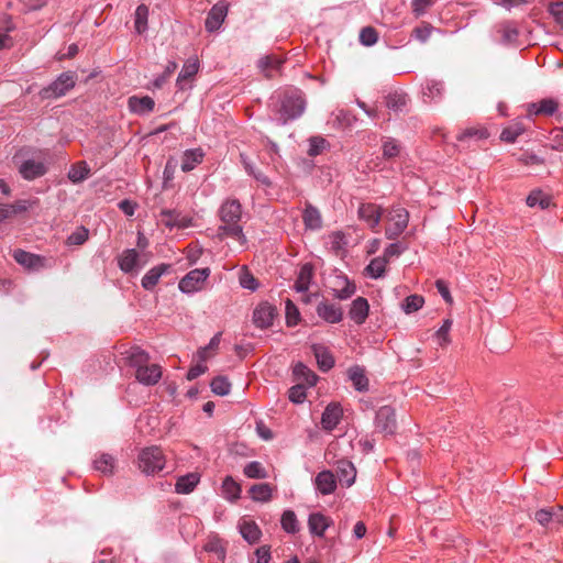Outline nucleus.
<instances>
[{
    "instance_id": "26",
    "label": "nucleus",
    "mask_w": 563,
    "mask_h": 563,
    "mask_svg": "<svg viewBox=\"0 0 563 563\" xmlns=\"http://www.w3.org/2000/svg\"><path fill=\"white\" fill-rule=\"evenodd\" d=\"M313 277V266L310 263L303 264L298 273L294 288L297 292H306Z\"/></svg>"
},
{
    "instance_id": "47",
    "label": "nucleus",
    "mask_w": 563,
    "mask_h": 563,
    "mask_svg": "<svg viewBox=\"0 0 563 563\" xmlns=\"http://www.w3.org/2000/svg\"><path fill=\"white\" fill-rule=\"evenodd\" d=\"M387 262L384 256L375 257L369 262L365 271L372 278L377 279L384 275Z\"/></svg>"
},
{
    "instance_id": "31",
    "label": "nucleus",
    "mask_w": 563,
    "mask_h": 563,
    "mask_svg": "<svg viewBox=\"0 0 563 563\" xmlns=\"http://www.w3.org/2000/svg\"><path fill=\"white\" fill-rule=\"evenodd\" d=\"M139 263V253L134 249H128L122 252L118 258L119 267L124 273L134 271Z\"/></svg>"
},
{
    "instance_id": "13",
    "label": "nucleus",
    "mask_w": 563,
    "mask_h": 563,
    "mask_svg": "<svg viewBox=\"0 0 563 563\" xmlns=\"http://www.w3.org/2000/svg\"><path fill=\"white\" fill-rule=\"evenodd\" d=\"M228 14V5L223 2L214 4L207 14L205 26L210 33L218 31Z\"/></svg>"
},
{
    "instance_id": "15",
    "label": "nucleus",
    "mask_w": 563,
    "mask_h": 563,
    "mask_svg": "<svg viewBox=\"0 0 563 563\" xmlns=\"http://www.w3.org/2000/svg\"><path fill=\"white\" fill-rule=\"evenodd\" d=\"M136 380L145 386H154L162 378V368L157 364H146L135 372Z\"/></svg>"
},
{
    "instance_id": "34",
    "label": "nucleus",
    "mask_w": 563,
    "mask_h": 563,
    "mask_svg": "<svg viewBox=\"0 0 563 563\" xmlns=\"http://www.w3.org/2000/svg\"><path fill=\"white\" fill-rule=\"evenodd\" d=\"M283 63V59L275 55L264 56L258 60V68L264 73L266 78H272L274 71H278Z\"/></svg>"
},
{
    "instance_id": "40",
    "label": "nucleus",
    "mask_w": 563,
    "mask_h": 563,
    "mask_svg": "<svg viewBox=\"0 0 563 563\" xmlns=\"http://www.w3.org/2000/svg\"><path fill=\"white\" fill-rule=\"evenodd\" d=\"M90 174V168L88 167L86 162H78L73 165L68 172V179L78 184L84 181Z\"/></svg>"
},
{
    "instance_id": "33",
    "label": "nucleus",
    "mask_w": 563,
    "mask_h": 563,
    "mask_svg": "<svg viewBox=\"0 0 563 563\" xmlns=\"http://www.w3.org/2000/svg\"><path fill=\"white\" fill-rule=\"evenodd\" d=\"M312 351L321 371L328 372L334 366V358L325 347L321 345H313Z\"/></svg>"
},
{
    "instance_id": "14",
    "label": "nucleus",
    "mask_w": 563,
    "mask_h": 563,
    "mask_svg": "<svg viewBox=\"0 0 563 563\" xmlns=\"http://www.w3.org/2000/svg\"><path fill=\"white\" fill-rule=\"evenodd\" d=\"M316 312L318 317L328 323H339L343 319V310L340 306L322 300L317 305Z\"/></svg>"
},
{
    "instance_id": "25",
    "label": "nucleus",
    "mask_w": 563,
    "mask_h": 563,
    "mask_svg": "<svg viewBox=\"0 0 563 563\" xmlns=\"http://www.w3.org/2000/svg\"><path fill=\"white\" fill-rule=\"evenodd\" d=\"M335 287L332 288L333 297L339 300H346L351 298L355 291L356 286L353 282L349 280L346 277H336Z\"/></svg>"
},
{
    "instance_id": "58",
    "label": "nucleus",
    "mask_w": 563,
    "mask_h": 563,
    "mask_svg": "<svg viewBox=\"0 0 563 563\" xmlns=\"http://www.w3.org/2000/svg\"><path fill=\"white\" fill-rule=\"evenodd\" d=\"M207 552L214 553L219 560H224L225 549L219 539H210L203 548Z\"/></svg>"
},
{
    "instance_id": "55",
    "label": "nucleus",
    "mask_w": 563,
    "mask_h": 563,
    "mask_svg": "<svg viewBox=\"0 0 563 563\" xmlns=\"http://www.w3.org/2000/svg\"><path fill=\"white\" fill-rule=\"evenodd\" d=\"M89 236V231L85 227L77 228L66 240L67 245H81Z\"/></svg>"
},
{
    "instance_id": "46",
    "label": "nucleus",
    "mask_w": 563,
    "mask_h": 563,
    "mask_svg": "<svg viewBox=\"0 0 563 563\" xmlns=\"http://www.w3.org/2000/svg\"><path fill=\"white\" fill-rule=\"evenodd\" d=\"M243 473L249 478L264 479L268 477V473L261 462L252 461L244 466Z\"/></svg>"
},
{
    "instance_id": "22",
    "label": "nucleus",
    "mask_w": 563,
    "mask_h": 563,
    "mask_svg": "<svg viewBox=\"0 0 563 563\" xmlns=\"http://www.w3.org/2000/svg\"><path fill=\"white\" fill-rule=\"evenodd\" d=\"M239 530L243 539L250 544L257 543L262 537L260 527L253 520H241L239 523Z\"/></svg>"
},
{
    "instance_id": "43",
    "label": "nucleus",
    "mask_w": 563,
    "mask_h": 563,
    "mask_svg": "<svg viewBox=\"0 0 563 563\" xmlns=\"http://www.w3.org/2000/svg\"><path fill=\"white\" fill-rule=\"evenodd\" d=\"M523 132V124L521 122H515L501 131L500 140L507 143H515Z\"/></svg>"
},
{
    "instance_id": "60",
    "label": "nucleus",
    "mask_w": 563,
    "mask_h": 563,
    "mask_svg": "<svg viewBox=\"0 0 563 563\" xmlns=\"http://www.w3.org/2000/svg\"><path fill=\"white\" fill-rule=\"evenodd\" d=\"M220 341H221V332H218L217 334H214L209 344L202 349L199 350V357L205 361L208 358L209 356V351H214L219 347V344H220Z\"/></svg>"
},
{
    "instance_id": "57",
    "label": "nucleus",
    "mask_w": 563,
    "mask_h": 563,
    "mask_svg": "<svg viewBox=\"0 0 563 563\" xmlns=\"http://www.w3.org/2000/svg\"><path fill=\"white\" fill-rule=\"evenodd\" d=\"M400 147L398 143L393 139H387L383 143V156L387 159L398 156Z\"/></svg>"
},
{
    "instance_id": "29",
    "label": "nucleus",
    "mask_w": 563,
    "mask_h": 563,
    "mask_svg": "<svg viewBox=\"0 0 563 563\" xmlns=\"http://www.w3.org/2000/svg\"><path fill=\"white\" fill-rule=\"evenodd\" d=\"M200 482V475L198 473H188L178 477L175 484V490L178 494H189Z\"/></svg>"
},
{
    "instance_id": "35",
    "label": "nucleus",
    "mask_w": 563,
    "mask_h": 563,
    "mask_svg": "<svg viewBox=\"0 0 563 563\" xmlns=\"http://www.w3.org/2000/svg\"><path fill=\"white\" fill-rule=\"evenodd\" d=\"M349 378L357 391H366L368 389V378L365 375L364 368L360 366L351 367L349 369Z\"/></svg>"
},
{
    "instance_id": "19",
    "label": "nucleus",
    "mask_w": 563,
    "mask_h": 563,
    "mask_svg": "<svg viewBox=\"0 0 563 563\" xmlns=\"http://www.w3.org/2000/svg\"><path fill=\"white\" fill-rule=\"evenodd\" d=\"M172 269V265L169 264H159L151 268L142 278L141 284L142 287L146 290H152L157 285L159 278L169 273Z\"/></svg>"
},
{
    "instance_id": "7",
    "label": "nucleus",
    "mask_w": 563,
    "mask_h": 563,
    "mask_svg": "<svg viewBox=\"0 0 563 563\" xmlns=\"http://www.w3.org/2000/svg\"><path fill=\"white\" fill-rule=\"evenodd\" d=\"M375 429L385 435H393L397 430L396 411L390 406H382L375 416Z\"/></svg>"
},
{
    "instance_id": "16",
    "label": "nucleus",
    "mask_w": 563,
    "mask_h": 563,
    "mask_svg": "<svg viewBox=\"0 0 563 563\" xmlns=\"http://www.w3.org/2000/svg\"><path fill=\"white\" fill-rule=\"evenodd\" d=\"M343 415L341 406L336 402L329 404L321 417V424L325 431H332L339 424Z\"/></svg>"
},
{
    "instance_id": "8",
    "label": "nucleus",
    "mask_w": 563,
    "mask_h": 563,
    "mask_svg": "<svg viewBox=\"0 0 563 563\" xmlns=\"http://www.w3.org/2000/svg\"><path fill=\"white\" fill-rule=\"evenodd\" d=\"M560 102L555 98H543L539 101L527 104V115L532 117H552L558 112Z\"/></svg>"
},
{
    "instance_id": "42",
    "label": "nucleus",
    "mask_w": 563,
    "mask_h": 563,
    "mask_svg": "<svg viewBox=\"0 0 563 563\" xmlns=\"http://www.w3.org/2000/svg\"><path fill=\"white\" fill-rule=\"evenodd\" d=\"M240 157L249 175L253 176L256 181H258L261 185L265 187H269L272 185L269 178L263 172L256 170L245 154H241Z\"/></svg>"
},
{
    "instance_id": "20",
    "label": "nucleus",
    "mask_w": 563,
    "mask_h": 563,
    "mask_svg": "<svg viewBox=\"0 0 563 563\" xmlns=\"http://www.w3.org/2000/svg\"><path fill=\"white\" fill-rule=\"evenodd\" d=\"M331 522V519L323 514L313 512L309 515L308 528L311 534L323 537Z\"/></svg>"
},
{
    "instance_id": "44",
    "label": "nucleus",
    "mask_w": 563,
    "mask_h": 563,
    "mask_svg": "<svg viewBox=\"0 0 563 563\" xmlns=\"http://www.w3.org/2000/svg\"><path fill=\"white\" fill-rule=\"evenodd\" d=\"M147 19H148V7L143 3L139 4L135 10V21H134L135 31L139 34H143L147 30Z\"/></svg>"
},
{
    "instance_id": "63",
    "label": "nucleus",
    "mask_w": 563,
    "mask_h": 563,
    "mask_svg": "<svg viewBox=\"0 0 563 563\" xmlns=\"http://www.w3.org/2000/svg\"><path fill=\"white\" fill-rule=\"evenodd\" d=\"M534 519L543 527L553 520V509H539L534 514Z\"/></svg>"
},
{
    "instance_id": "41",
    "label": "nucleus",
    "mask_w": 563,
    "mask_h": 563,
    "mask_svg": "<svg viewBox=\"0 0 563 563\" xmlns=\"http://www.w3.org/2000/svg\"><path fill=\"white\" fill-rule=\"evenodd\" d=\"M527 205L531 208L539 207L544 210L551 205V197L542 190H532L527 197Z\"/></svg>"
},
{
    "instance_id": "54",
    "label": "nucleus",
    "mask_w": 563,
    "mask_h": 563,
    "mask_svg": "<svg viewBox=\"0 0 563 563\" xmlns=\"http://www.w3.org/2000/svg\"><path fill=\"white\" fill-rule=\"evenodd\" d=\"M489 136V133L484 128H468L464 130L459 136V141H465L468 139L485 140Z\"/></svg>"
},
{
    "instance_id": "62",
    "label": "nucleus",
    "mask_w": 563,
    "mask_h": 563,
    "mask_svg": "<svg viewBox=\"0 0 563 563\" xmlns=\"http://www.w3.org/2000/svg\"><path fill=\"white\" fill-rule=\"evenodd\" d=\"M432 31H433L432 25L423 24L421 26L413 29L412 33H413V36L418 41L424 43L430 37Z\"/></svg>"
},
{
    "instance_id": "61",
    "label": "nucleus",
    "mask_w": 563,
    "mask_h": 563,
    "mask_svg": "<svg viewBox=\"0 0 563 563\" xmlns=\"http://www.w3.org/2000/svg\"><path fill=\"white\" fill-rule=\"evenodd\" d=\"M550 146L555 151H563V126L551 132Z\"/></svg>"
},
{
    "instance_id": "17",
    "label": "nucleus",
    "mask_w": 563,
    "mask_h": 563,
    "mask_svg": "<svg viewBox=\"0 0 563 563\" xmlns=\"http://www.w3.org/2000/svg\"><path fill=\"white\" fill-rule=\"evenodd\" d=\"M47 168L43 162L26 159L20 167L19 173L26 180H33L46 174Z\"/></svg>"
},
{
    "instance_id": "64",
    "label": "nucleus",
    "mask_w": 563,
    "mask_h": 563,
    "mask_svg": "<svg viewBox=\"0 0 563 563\" xmlns=\"http://www.w3.org/2000/svg\"><path fill=\"white\" fill-rule=\"evenodd\" d=\"M550 13L553 15L554 20L563 26V1L555 2L550 5Z\"/></svg>"
},
{
    "instance_id": "1",
    "label": "nucleus",
    "mask_w": 563,
    "mask_h": 563,
    "mask_svg": "<svg viewBox=\"0 0 563 563\" xmlns=\"http://www.w3.org/2000/svg\"><path fill=\"white\" fill-rule=\"evenodd\" d=\"M272 99L275 100L273 112L279 125H285L290 121L297 120L306 110L307 102L305 93L295 87H287L280 90Z\"/></svg>"
},
{
    "instance_id": "48",
    "label": "nucleus",
    "mask_w": 563,
    "mask_h": 563,
    "mask_svg": "<svg viewBox=\"0 0 563 563\" xmlns=\"http://www.w3.org/2000/svg\"><path fill=\"white\" fill-rule=\"evenodd\" d=\"M222 490L225 498L234 500L240 497L241 486L231 476H227L222 483Z\"/></svg>"
},
{
    "instance_id": "59",
    "label": "nucleus",
    "mask_w": 563,
    "mask_h": 563,
    "mask_svg": "<svg viewBox=\"0 0 563 563\" xmlns=\"http://www.w3.org/2000/svg\"><path fill=\"white\" fill-rule=\"evenodd\" d=\"M289 400L294 404H301L305 401L307 395H306V387L302 384H297L292 386L289 389Z\"/></svg>"
},
{
    "instance_id": "45",
    "label": "nucleus",
    "mask_w": 563,
    "mask_h": 563,
    "mask_svg": "<svg viewBox=\"0 0 563 563\" xmlns=\"http://www.w3.org/2000/svg\"><path fill=\"white\" fill-rule=\"evenodd\" d=\"M95 468L104 475H111L114 468V457L110 454L102 453L93 461Z\"/></svg>"
},
{
    "instance_id": "38",
    "label": "nucleus",
    "mask_w": 563,
    "mask_h": 563,
    "mask_svg": "<svg viewBox=\"0 0 563 563\" xmlns=\"http://www.w3.org/2000/svg\"><path fill=\"white\" fill-rule=\"evenodd\" d=\"M385 103L389 110L401 112L408 103V96L404 92L396 91L386 96Z\"/></svg>"
},
{
    "instance_id": "36",
    "label": "nucleus",
    "mask_w": 563,
    "mask_h": 563,
    "mask_svg": "<svg viewBox=\"0 0 563 563\" xmlns=\"http://www.w3.org/2000/svg\"><path fill=\"white\" fill-rule=\"evenodd\" d=\"M249 493L253 500L266 503L272 498L273 488L268 483H260L252 485Z\"/></svg>"
},
{
    "instance_id": "39",
    "label": "nucleus",
    "mask_w": 563,
    "mask_h": 563,
    "mask_svg": "<svg viewBox=\"0 0 563 563\" xmlns=\"http://www.w3.org/2000/svg\"><path fill=\"white\" fill-rule=\"evenodd\" d=\"M280 526L287 533L295 534L299 531V522L295 511L288 509L285 510L280 518Z\"/></svg>"
},
{
    "instance_id": "53",
    "label": "nucleus",
    "mask_w": 563,
    "mask_h": 563,
    "mask_svg": "<svg viewBox=\"0 0 563 563\" xmlns=\"http://www.w3.org/2000/svg\"><path fill=\"white\" fill-rule=\"evenodd\" d=\"M327 146L328 142L325 139L321 136H311L309 139V148L307 153L309 156L316 157L320 155Z\"/></svg>"
},
{
    "instance_id": "5",
    "label": "nucleus",
    "mask_w": 563,
    "mask_h": 563,
    "mask_svg": "<svg viewBox=\"0 0 563 563\" xmlns=\"http://www.w3.org/2000/svg\"><path fill=\"white\" fill-rule=\"evenodd\" d=\"M386 238L388 240H396L408 227L409 212L402 207H393L386 214Z\"/></svg>"
},
{
    "instance_id": "11",
    "label": "nucleus",
    "mask_w": 563,
    "mask_h": 563,
    "mask_svg": "<svg viewBox=\"0 0 563 563\" xmlns=\"http://www.w3.org/2000/svg\"><path fill=\"white\" fill-rule=\"evenodd\" d=\"M357 214L371 230L376 231L382 219L383 210L379 206L372 202L361 203Z\"/></svg>"
},
{
    "instance_id": "23",
    "label": "nucleus",
    "mask_w": 563,
    "mask_h": 563,
    "mask_svg": "<svg viewBox=\"0 0 563 563\" xmlns=\"http://www.w3.org/2000/svg\"><path fill=\"white\" fill-rule=\"evenodd\" d=\"M150 358V354L140 346H132L126 352L125 357L128 365L134 368L135 372L148 364Z\"/></svg>"
},
{
    "instance_id": "28",
    "label": "nucleus",
    "mask_w": 563,
    "mask_h": 563,
    "mask_svg": "<svg viewBox=\"0 0 563 563\" xmlns=\"http://www.w3.org/2000/svg\"><path fill=\"white\" fill-rule=\"evenodd\" d=\"M205 153L201 148H191L184 152L181 157V170L188 173L199 165Z\"/></svg>"
},
{
    "instance_id": "32",
    "label": "nucleus",
    "mask_w": 563,
    "mask_h": 563,
    "mask_svg": "<svg viewBox=\"0 0 563 563\" xmlns=\"http://www.w3.org/2000/svg\"><path fill=\"white\" fill-rule=\"evenodd\" d=\"M302 220L306 229L319 230L322 227V219L319 210L312 205H307L302 212Z\"/></svg>"
},
{
    "instance_id": "3",
    "label": "nucleus",
    "mask_w": 563,
    "mask_h": 563,
    "mask_svg": "<svg viewBox=\"0 0 563 563\" xmlns=\"http://www.w3.org/2000/svg\"><path fill=\"white\" fill-rule=\"evenodd\" d=\"M76 81V73L64 71L53 82L42 88L38 96L42 100L60 98L75 87Z\"/></svg>"
},
{
    "instance_id": "18",
    "label": "nucleus",
    "mask_w": 563,
    "mask_h": 563,
    "mask_svg": "<svg viewBox=\"0 0 563 563\" xmlns=\"http://www.w3.org/2000/svg\"><path fill=\"white\" fill-rule=\"evenodd\" d=\"M369 312V303L366 298L357 297L351 303L349 316L356 324H363Z\"/></svg>"
},
{
    "instance_id": "37",
    "label": "nucleus",
    "mask_w": 563,
    "mask_h": 563,
    "mask_svg": "<svg viewBox=\"0 0 563 563\" xmlns=\"http://www.w3.org/2000/svg\"><path fill=\"white\" fill-rule=\"evenodd\" d=\"M292 374L296 380L305 382L308 386H313L317 382V375L300 362L294 366Z\"/></svg>"
},
{
    "instance_id": "49",
    "label": "nucleus",
    "mask_w": 563,
    "mask_h": 563,
    "mask_svg": "<svg viewBox=\"0 0 563 563\" xmlns=\"http://www.w3.org/2000/svg\"><path fill=\"white\" fill-rule=\"evenodd\" d=\"M198 69L199 63L197 59L187 60L178 75L177 82L180 85L184 80L192 78L198 73Z\"/></svg>"
},
{
    "instance_id": "50",
    "label": "nucleus",
    "mask_w": 563,
    "mask_h": 563,
    "mask_svg": "<svg viewBox=\"0 0 563 563\" xmlns=\"http://www.w3.org/2000/svg\"><path fill=\"white\" fill-rule=\"evenodd\" d=\"M211 390L219 396H227L231 390V383L224 376H217L210 383Z\"/></svg>"
},
{
    "instance_id": "12",
    "label": "nucleus",
    "mask_w": 563,
    "mask_h": 563,
    "mask_svg": "<svg viewBox=\"0 0 563 563\" xmlns=\"http://www.w3.org/2000/svg\"><path fill=\"white\" fill-rule=\"evenodd\" d=\"M313 485L316 490L322 495H331L335 492L338 484H336V477L330 470H324L319 472L314 479Z\"/></svg>"
},
{
    "instance_id": "10",
    "label": "nucleus",
    "mask_w": 563,
    "mask_h": 563,
    "mask_svg": "<svg viewBox=\"0 0 563 563\" xmlns=\"http://www.w3.org/2000/svg\"><path fill=\"white\" fill-rule=\"evenodd\" d=\"M276 314L277 310L273 305L262 302L253 312V322L257 328L267 329L273 325Z\"/></svg>"
},
{
    "instance_id": "30",
    "label": "nucleus",
    "mask_w": 563,
    "mask_h": 563,
    "mask_svg": "<svg viewBox=\"0 0 563 563\" xmlns=\"http://www.w3.org/2000/svg\"><path fill=\"white\" fill-rule=\"evenodd\" d=\"M497 33L500 35L499 41L506 45L516 43L519 36L517 26L510 21H505L498 24Z\"/></svg>"
},
{
    "instance_id": "4",
    "label": "nucleus",
    "mask_w": 563,
    "mask_h": 563,
    "mask_svg": "<svg viewBox=\"0 0 563 563\" xmlns=\"http://www.w3.org/2000/svg\"><path fill=\"white\" fill-rule=\"evenodd\" d=\"M165 456L158 446L143 449L137 456L139 468L146 475L155 474L165 466Z\"/></svg>"
},
{
    "instance_id": "9",
    "label": "nucleus",
    "mask_w": 563,
    "mask_h": 563,
    "mask_svg": "<svg viewBox=\"0 0 563 563\" xmlns=\"http://www.w3.org/2000/svg\"><path fill=\"white\" fill-rule=\"evenodd\" d=\"M13 258L18 264L30 271L37 272L46 266V258L44 256L21 249L13 251Z\"/></svg>"
},
{
    "instance_id": "6",
    "label": "nucleus",
    "mask_w": 563,
    "mask_h": 563,
    "mask_svg": "<svg viewBox=\"0 0 563 563\" xmlns=\"http://www.w3.org/2000/svg\"><path fill=\"white\" fill-rule=\"evenodd\" d=\"M210 268H196L187 273L178 284L181 292L192 294L202 289L205 282L210 276Z\"/></svg>"
},
{
    "instance_id": "24",
    "label": "nucleus",
    "mask_w": 563,
    "mask_h": 563,
    "mask_svg": "<svg viewBox=\"0 0 563 563\" xmlns=\"http://www.w3.org/2000/svg\"><path fill=\"white\" fill-rule=\"evenodd\" d=\"M129 109L131 112L136 114H147L154 110L155 102L153 98L148 96L136 97L132 96L128 101Z\"/></svg>"
},
{
    "instance_id": "27",
    "label": "nucleus",
    "mask_w": 563,
    "mask_h": 563,
    "mask_svg": "<svg viewBox=\"0 0 563 563\" xmlns=\"http://www.w3.org/2000/svg\"><path fill=\"white\" fill-rule=\"evenodd\" d=\"M444 85L442 81L429 79L423 86L424 102H433L442 99Z\"/></svg>"
},
{
    "instance_id": "51",
    "label": "nucleus",
    "mask_w": 563,
    "mask_h": 563,
    "mask_svg": "<svg viewBox=\"0 0 563 563\" xmlns=\"http://www.w3.org/2000/svg\"><path fill=\"white\" fill-rule=\"evenodd\" d=\"M285 310H286L287 327L297 325L300 321V312H299L297 306L290 299H287L285 301Z\"/></svg>"
},
{
    "instance_id": "52",
    "label": "nucleus",
    "mask_w": 563,
    "mask_h": 563,
    "mask_svg": "<svg viewBox=\"0 0 563 563\" xmlns=\"http://www.w3.org/2000/svg\"><path fill=\"white\" fill-rule=\"evenodd\" d=\"M423 303L424 299L422 296L410 295L404 300L401 307L406 313H412L422 308Z\"/></svg>"
},
{
    "instance_id": "2",
    "label": "nucleus",
    "mask_w": 563,
    "mask_h": 563,
    "mask_svg": "<svg viewBox=\"0 0 563 563\" xmlns=\"http://www.w3.org/2000/svg\"><path fill=\"white\" fill-rule=\"evenodd\" d=\"M242 217V206L236 199L225 200L219 209V218L221 225L218 228V236L232 238L238 240L242 245L246 243L243 228L240 224Z\"/></svg>"
},
{
    "instance_id": "21",
    "label": "nucleus",
    "mask_w": 563,
    "mask_h": 563,
    "mask_svg": "<svg viewBox=\"0 0 563 563\" xmlns=\"http://www.w3.org/2000/svg\"><path fill=\"white\" fill-rule=\"evenodd\" d=\"M336 473L339 481L350 487L354 484L356 477V468L351 461L340 460L336 462Z\"/></svg>"
},
{
    "instance_id": "56",
    "label": "nucleus",
    "mask_w": 563,
    "mask_h": 563,
    "mask_svg": "<svg viewBox=\"0 0 563 563\" xmlns=\"http://www.w3.org/2000/svg\"><path fill=\"white\" fill-rule=\"evenodd\" d=\"M378 40V33L373 26H365L360 32V42L365 46L374 45Z\"/></svg>"
}]
</instances>
